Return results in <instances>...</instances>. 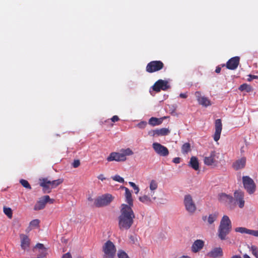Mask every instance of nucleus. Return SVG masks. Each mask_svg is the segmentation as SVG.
<instances>
[{
	"label": "nucleus",
	"instance_id": "1",
	"mask_svg": "<svg viewBox=\"0 0 258 258\" xmlns=\"http://www.w3.org/2000/svg\"><path fill=\"white\" fill-rule=\"evenodd\" d=\"M135 216L133 210L130 206L126 204L121 206L120 214L118 218V227L121 230H128L134 223Z\"/></svg>",
	"mask_w": 258,
	"mask_h": 258
},
{
	"label": "nucleus",
	"instance_id": "2",
	"mask_svg": "<svg viewBox=\"0 0 258 258\" xmlns=\"http://www.w3.org/2000/svg\"><path fill=\"white\" fill-rule=\"evenodd\" d=\"M232 228L231 222L227 215L222 217L218 230V235L221 240H225Z\"/></svg>",
	"mask_w": 258,
	"mask_h": 258
},
{
	"label": "nucleus",
	"instance_id": "3",
	"mask_svg": "<svg viewBox=\"0 0 258 258\" xmlns=\"http://www.w3.org/2000/svg\"><path fill=\"white\" fill-rule=\"evenodd\" d=\"M104 258H114L116 253V247L110 240L106 241L103 246Z\"/></svg>",
	"mask_w": 258,
	"mask_h": 258
},
{
	"label": "nucleus",
	"instance_id": "4",
	"mask_svg": "<svg viewBox=\"0 0 258 258\" xmlns=\"http://www.w3.org/2000/svg\"><path fill=\"white\" fill-rule=\"evenodd\" d=\"M113 200L110 194H107L98 197L95 201L94 204L97 207H102L108 205Z\"/></svg>",
	"mask_w": 258,
	"mask_h": 258
},
{
	"label": "nucleus",
	"instance_id": "5",
	"mask_svg": "<svg viewBox=\"0 0 258 258\" xmlns=\"http://www.w3.org/2000/svg\"><path fill=\"white\" fill-rule=\"evenodd\" d=\"M244 188L249 194H252L255 191L256 185L252 178L248 176L242 177Z\"/></svg>",
	"mask_w": 258,
	"mask_h": 258
},
{
	"label": "nucleus",
	"instance_id": "6",
	"mask_svg": "<svg viewBox=\"0 0 258 258\" xmlns=\"http://www.w3.org/2000/svg\"><path fill=\"white\" fill-rule=\"evenodd\" d=\"M183 204L186 210L190 214H193L197 209L196 205L193 201L191 196L189 194L184 196Z\"/></svg>",
	"mask_w": 258,
	"mask_h": 258
},
{
	"label": "nucleus",
	"instance_id": "7",
	"mask_svg": "<svg viewBox=\"0 0 258 258\" xmlns=\"http://www.w3.org/2000/svg\"><path fill=\"white\" fill-rule=\"evenodd\" d=\"M218 200L221 203L228 206L230 209H233L234 208L233 197L230 195L221 193L218 195Z\"/></svg>",
	"mask_w": 258,
	"mask_h": 258
},
{
	"label": "nucleus",
	"instance_id": "8",
	"mask_svg": "<svg viewBox=\"0 0 258 258\" xmlns=\"http://www.w3.org/2000/svg\"><path fill=\"white\" fill-rule=\"evenodd\" d=\"M54 200L50 199L49 196H44L40 198L34 207V210L39 211L43 209L47 203H53Z\"/></svg>",
	"mask_w": 258,
	"mask_h": 258
},
{
	"label": "nucleus",
	"instance_id": "9",
	"mask_svg": "<svg viewBox=\"0 0 258 258\" xmlns=\"http://www.w3.org/2000/svg\"><path fill=\"white\" fill-rule=\"evenodd\" d=\"M218 154L215 151H213L211 152L209 156L204 158V162L205 164L208 166H216L218 163Z\"/></svg>",
	"mask_w": 258,
	"mask_h": 258
},
{
	"label": "nucleus",
	"instance_id": "10",
	"mask_svg": "<svg viewBox=\"0 0 258 258\" xmlns=\"http://www.w3.org/2000/svg\"><path fill=\"white\" fill-rule=\"evenodd\" d=\"M244 193L240 190H235L234 192V201L233 204L234 207L235 206L236 203L238 205L240 208H243L244 206L245 201L244 200Z\"/></svg>",
	"mask_w": 258,
	"mask_h": 258
},
{
	"label": "nucleus",
	"instance_id": "11",
	"mask_svg": "<svg viewBox=\"0 0 258 258\" xmlns=\"http://www.w3.org/2000/svg\"><path fill=\"white\" fill-rule=\"evenodd\" d=\"M33 250L37 253V258H44L47 254V249L42 243H37Z\"/></svg>",
	"mask_w": 258,
	"mask_h": 258
},
{
	"label": "nucleus",
	"instance_id": "12",
	"mask_svg": "<svg viewBox=\"0 0 258 258\" xmlns=\"http://www.w3.org/2000/svg\"><path fill=\"white\" fill-rule=\"evenodd\" d=\"M161 69V61H152L148 63L146 67V71L152 73Z\"/></svg>",
	"mask_w": 258,
	"mask_h": 258
},
{
	"label": "nucleus",
	"instance_id": "13",
	"mask_svg": "<svg viewBox=\"0 0 258 258\" xmlns=\"http://www.w3.org/2000/svg\"><path fill=\"white\" fill-rule=\"evenodd\" d=\"M215 132L213 138L215 141L217 142L220 139L222 129V124L220 119H217L215 120Z\"/></svg>",
	"mask_w": 258,
	"mask_h": 258
},
{
	"label": "nucleus",
	"instance_id": "14",
	"mask_svg": "<svg viewBox=\"0 0 258 258\" xmlns=\"http://www.w3.org/2000/svg\"><path fill=\"white\" fill-rule=\"evenodd\" d=\"M126 157H124V155L121 153L112 152L110 154L109 156L107 158V160L108 162L115 161L117 162L124 161L126 160Z\"/></svg>",
	"mask_w": 258,
	"mask_h": 258
},
{
	"label": "nucleus",
	"instance_id": "15",
	"mask_svg": "<svg viewBox=\"0 0 258 258\" xmlns=\"http://www.w3.org/2000/svg\"><path fill=\"white\" fill-rule=\"evenodd\" d=\"M239 60L240 58L238 56L231 58L226 63V68L231 70H235L239 63Z\"/></svg>",
	"mask_w": 258,
	"mask_h": 258
},
{
	"label": "nucleus",
	"instance_id": "16",
	"mask_svg": "<svg viewBox=\"0 0 258 258\" xmlns=\"http://www.w3.org/2000/svg\"><path fill=\"white\" fill-rule=\"evenodd\" d=\"M235 231L242 234L245 233L258 237V230L249 229L245 227H239L236 228Z\"/></svg>",
	"mask_w": 258,
	"mask_h": 258
},
{
	"label": "nucleus",
	"instance_id": "17",
	"mask_svg": "<svg viewBox=\"0 0 258 258\" xmlns=\"http://www.w3.org/2000/svg\"><path fill=\"white\" fill-rule=\"evenodd\" d=\"M195 96L200 104L205 107L211 105V102L210 100L206 97L202 96L200 92H196L195 93Z\"/></svg>",
	"mask_w": 258,
	"mask_h": 258
},
{
	"label": "nucleus",
	"instance_id": "18",
	"mask_svg": "<svg viewBox=\"0 0 258 258\" xmlns=\"http://www.w3.org/2000/svg\"><path fill=\"white\" fill-rule=\"evenodd\" d=\"M40 185L42 187L44 193H50L51 191L49 180L47 178L40 179Z\"/></svg>",
	"mask_w": 258,
	"mask_h": 258
},
{
	"label": "nucleus",
	"instance_id": "19",
	"mask_svg": "<svg viewBox=\"0 0 258 258\" xmlns=\"http://www.w3.org/2000/svg\"><path fill=\"white\" fill-rule=\"evenodd\" d=\"M204 241L201 239H197L193 243L191 246V251L196 253L201 250L204 246Z\"/></svg>",
	"mask_w": 258,
	"mask_h": 258
},
{
	"label": "nucleus",
	"instance_id": "20",
	"mask_svg": "<svg viewBox=\"0 0 258 258\" xmlns=\"http://www.w3.org/2000/svg\"><path fill=\"white\" fill-rule=\"evenodd\" d=\"M21 246L24 250L27 249L30 246V239L25 234L20 235Z\"/></svg>",
	"mask_w": 258,
	"mask_h": 258
},
{
	"label": "nucleus",
	"instance_id": "21",
	"mask_svg": "<svg viewBox=\"0 0 258 258\" xmlns=\"http://www.w3.org/2000/svg\"><path fill=\"white\" fill-rule=\"evenodd\" d=\"M218 214L217 213L211 214L209 216H203L202 220L205 222H207L208 225H212L214 222L217 220Z\"/></svg>",
	"mask_w": 258,
	"mask_h": 258
},
{
	"label": "nucleus",
	"instance_id": "22",
	"mask_svg": "<svg viewBox=\"0 0 258 258\" xmlns=\"http://www.w3.org/2000/svg\"><path fill=\"white\" fill-rule=\"evenodd\" d=\"M121 188L124 189L125 190V201L128 204L127 206H130L132 208L133 206V200L131 191L128 188L124 186L121 187Z\"/></svg>",
	"mask_w": 258,
	"mask_h": 258
},
{
	"label": "nucleus",
	"instance_id": "23",
	"mask_svg": "<svg viewBox=\"0 0 258 258\" xmlns=\"http://www.w3.org/2000/svg\"><path fill=\"white\" fill-rule=\"evenodd\" d=\"M246 164V158L242 157L241 159L237 160L233 165L234 168L235 170H239L244 168Z\"/></svg>",
	"mask_w": 258,
	"mask_h": 258
},
{
	"label": "nucleus",
	"instance_id": "24",
	"mask_svg": "<svg viewBox=\"0 0 258 258\" xmlns=\"http://www.w3.org/2000/svg\"><path fill=\"white\" fill-rule=\"evenodd\" d=\"M208 255L212 257H217L223 255V251L221 247H216L208 253Z\"/></svg>",
	"mask_w": 258,
	"mask_h": 258
},
{
	"label": "nucleus",
	"instance_id": "25",
	"mask_svg": "<svg viewBox=\"0 0 258 258\" xmlns=\"http://www.w3.org/2000/svg\"><path fill=\"white\" fill-rule=\"evenodd\" d=\"M189 166L195 170H198L199 169V163L196 157L192 156L190 158Z\"/></svg>",
	"mask_w": 258,
	"mask_h": 258
},
{
	"label": "nucleus",
	"instance_id": "26",
	"mask_svg": "<svg viewBox=\"0 0 258 258\" xmlns=\"http://www.w3.org/2000/svg\"><path fill=\"white\" fill-rule=\"evenodd\" d=\"M152 90H150V92L151 95L153 94V91L156 92H159L161 90V79L158 80L152 86Z\"/></svg>",
	"mask_w": 258,
	"mask_h": 258
},
{
	"label": "nucleus",
	"instance_id": "27",
	"mask_svg": "<svg viewBox=\"0 0 258 258\" xmlns=\"http://www.w3.org/2000/svg\"><path fill=\"white\" fill-rule=\"evenodd\" d=\"M161 123V118H158L152 117L149 120V124L151 126H154L160 125Z\"/></svg>",
	"mask_w": 258,
	"mask_h": 258
},
{
	"label": "nucleus",
	"instance_id": "28",
	"mask_svg": "<svg viewBox=\"0 0 258 258\" xmlns=\"http://www.w3.org/2000/svg\"><path fill=\"white\" fill-rule=\"evenodd\" d=\"M63 181V179L62 178H59L56 180H54L53 181L49 180V184L51 185V188H54L56 187L59 184L62 183Z\"/></svg>",
	"mask_w": 258,
	"mask_h": 258
},
{
	"label": "nucleus",
	"instance_id": "29",
	"mask_svg": "<svg viewBox=\"0 0 258 258\" xmlns=\"http://www.w3.org/2000/svg\"><path fill=\"white\" fill-rule=\"evenodd\" d=\"M241 91H245L246 92H250L252 91V87L247 84H243L239 87Z\"/></svg>",
	"mask_w": 258,
	"mask_h": 258
},
{
	"label": "nucleus",
	"instance_id": "30",
	"mask_svg": "<svg viewBox=\"0 0 258 258\" xmlns=\"http://www.w3.org/2000/svg\"><path fill=\"white\" fill-rule=\"evenodd\" d=\"M190 151V144L189 143H185L181 147V152L183 154H187Z\"/></svg>",
	"mask_w": 258,
	"mask_h": 258
},
{
	"label": "nucleus",
	"instance_id": "31",
	"mask_svg": "<svg viewBox=\"0 0 258 258\" xmlns=\"http://www.w3.org/2000/svg\"><path fill=\"white\" fill-rule=\"evenodd\" d=\"M139 200L140 202H141L143 203L146 204H148L149 203H150L151 202V200L150 197L146 195H144L142 197H140L139 198Z\"/></svg>",
	"mask_w": 258,
	"mask_h": 258
},
{
	"label": "nucleus",
	"instance_id": "32",
	"mask_svg": "<svg viewBox=\"0 0 258 258\" xmlns=\"http://www.w3.org/2000/svg\"><path fill=\"white\" fill-rule=\"evenodd\" d=\"M148 134L153 137L160 136L161 135V129L151 131L149 132Z\"/></svg>",
	"mask_w": 258,
	"mask_h": 258
},
{
	"label": "nucleus",
	"instance_id": "33",
	"mask_svg": "<svg viewBox=\"0 0 258 258\" xmlns=\"http://www.w3.org/2000/svg\"><path fill=\"white\" fill-rule=\"evenodd\" d=\"M153 148L154 150L158 154H161V145L157 143H154L153 144Z\"/></svg>",
	"mask_w": 258,
	"mask_h": 258
},
{
	"label": "nucleus",
	"instance_id": "34",
	"mask_svg": "<svg viewBox=\"0 0 258 258\" xmlns=\"http://www.w3.org/2000/svg\"><path fill=\"white\" fill-rule=\"evenodd\" d=\"M4 212L8 217V218H12L13 213L11 208L4 207Z\"/></svg>",
	"mask_w": 258,
	"mask_h": 258
},
{
	"label": "nucleus",
	"instance_id": "35",
	"mask_svg": "<svg viewBox=\"0 0 258 258\" xmlns=\"http://www.w3.org/2000/svg\"><path fill=\"white\" fill-rule=\"evenodd\" d=\"M20 182L22 185V186L23 187H24L25 188L29 189H31V185H30L29 183L28 182V181L27 180H25V179H21L20 181Z\"/></svg>",
	"mask_w": 258,
	"mask_h": 258
},
{
	"label": "nucleus",
	"instance_id": "36",
	"mask_svg": "<svg viewBox=\"0 0 258 258\" xmlns=\"http://www.w3.org/2000/svg\"><path fill=\"white\" fill-rule=\"evenodd\" d=\"M133 153V152L130 148H127L121 151V154L124 155V157H126V156L132 155Z\"/></svg>",
	"mask_w": 258,
	"mask_h": 258
},
{
	"label": "nucleus",
	"instance_id": "37",
	"mask_svg": "<svg viewBox=\"0 0 258 258\" xmlns=\"http://www.w3.org/2000/svg\"><path fill=\"white\" fill-rule=\"evenodd\" d=\"M170 88L169 81L162 80V90H166Z\"/></svg>",
	"mask_w": 258,
	"mask_h": 258
},
{
	"label": "nucleus",
	"instance_id": "38",
	"mask_svg": "<svg viewBox=\"0 0 258 258\" xmlns=\"http://www.w3.org/2000/svg\"><path fill=\"white\" fill-rule=\"evenodd\" d=\"M111 178L116 181H117L120 183H123L124 182V179L120 176L119 175H115L111 177Z\"/></svg>",
	"mask_w": 258,
	"mask_h": 258
},
{
	"label": "nucleus",
	"instance_id": "39",
	"mask_svg": "<svg viewBox=\"0 0 258 258\" xmlns=\"http://www.w3.org/2000/svg\"><path fill=\"white\" fill-rule=\"evenodd\" d=\"M118 258H129L127 254L122 250H119L117 253Z\"/></svg>",
	"mask_w": 258,
	"mask_h": 258
},
{
	"label": "nucleus",
	"instance_id": "40",
	"mask_svg": "<svg viewBox=\"0 0 258 258\" xmlns=\"http://www.w3.org/2000/svg\"><path fill=\"white\" fill-rule=\"evenodd\" d=\"M157 183L155 180H152L151 181L150 184V188L152 191L156 189L157 188Z\"/></svg>",
	"mask_w": 258,
	"mask_h": 258
},
{
	"label": "nucleus",
	"instance_id": "41",
	"mask_svg": "<svg viewBox=\"0 0 258 258\" xmlns=\"http://www.w3.org/2000/svg\"><path fill=\"white\" fill-rule=\"evenodd\" d=\"M40 221L38 219H35L31 221L30 223V226L36 227L39 226Z\"/></svg>",
	"mask_w": 258,
	"mask_h": 258
},
{
	"label": "nucleus",
	"instance_id": "42",
	"mask_svg": "<svg viewBox=\"0 0 258 258\" xmlns=\"http://www.w3.org/2000/svg\"><path fill=\"white\" fill-rule=\"evenodd\" d=\"M147 125V122L145 121H142L137 124V126L140 128H144Z\"/></svg>",
	"mask_w": 258,
	"mask_h": 258
},
{
	"label": "nucleus",
	"instance_id": "43",
	"mask_svg": "<svg viewBox=\"0 0 258 258\" xmlns=\"http://www.w3.org/2000/svg\"><path fill=\"white\" fill-rule=\"evenodd\" d=\"M252 253L255 256L256 258H258V249L254 246L251 247Z\"/></svg>",
	"mask_w": 258,
	"mask_h": 258
},
{
	"label": "nucleus",
	"instance_id": "44",
	"mask_svg": "<svg viewBox=\"0 0 258 258\" xmlns=\"http://www.w3.org/2000/svg\"><path fill=\"white\" fill-rule=\"evenodd\" d=\"M169 153L168 150L167 148L163 146H162V156H167Z\"/></svg>",
	"mask_w": 258,
	"mask_h": 258
},
{
	"label": "nucleus",
	"instance_id": "45",
	"mask_svg": "<svg viewBox=\"0 0 258 258\" xmlns=\"http://www.w3.org/2000/svg\"><path fill=\"white\" fill-rule=\"evenodd\" d=\"M170 132L168 128H162V136L168 135Z\"/></svg>",
	"mask_w": 258,
	"mask_h": 258
},
{
	"label": "nucleus",
	"instance_id": "46",
	"mask_svg": "<svg viewBox=\"0 0 258 258\" xmlns=\"http://www.w3.org/2000/svg\"><path fill=\"white\" fill-rule=\"evenodd\" d=\"M80 165V161L79 160H75L73 162L72 165L74 168H77Z\"/></svg>",
	"mask_w": 258,
	"mask_h": 258
},
{
	"label": "nucleus",
	"instance_id": "47",
	"mask_svg": "<svg viewBox=\"0 0 258 258\" xmlns=\"http://www.w3.org/2000/svg\"><path fill=\"white\" fill-rule=\"evenodd\" d=\"M248 78L247 79L248 81H251L253 79H258L257 76L249 75H248Z\"/></svg>",
	"mask_w": 258,
	"mask_h": 258
},
{
	"label": "nucleus",
	"instance_id": "48",
	"mask_svg": "<svg viewBox=\"0 0 258 258\" xmlns=\"http://www.w3.org/2000/svg\"><path fill=\"white\" fill-rule=\"evenodd\" d=\"M111 120L112 122H115L118 121L119 120V118L118 116L114 115L112 117V118H111Z\"/></svg>",
	"mask_w": 258,
	"mask_h": 258
},
{
	"label": "nucleus",
	"instance_id": "49",
	"mask_svg": "<svg viewBox=\"0 0 258 258\" xmlns=\"http://www.w3.org/2000/svg\"><path fill=\"white\" fill-rule=\"evenodd\" d=\"M97 178L98 179L101 180L102 181H104V180H105L106 179V177H104V175L103 174H99L97 176Z\"/></svg>",
	"mask_w": 258,
	"mask_h": 258
},
{
	"label": "nucleus",
	"instance_id": "50",
	"mask_svg": "<svg viewBox=\"0 0 258 258\" xmlns=\"http://www.w3.org/2000/svg\"><path fill=\"white\" fill-rule=\"evenodd\" d=\"M61 258H72V255L70 252L64 254Z\"/></svg>",
	"mask_w": 258,
	"mask_h": 258
},
{
	"label": "nucleus",
	"instance_id": "51",
	"mask_svg": "<svg viewBox=\"0 0 258 258\" xmlns=\"http://www.w3.org/2000/svg\"><path fill=\"white\" fill-rule=\"evenodd\" d=\"M174 163L178 164L180 162V158L179 157H175L172 161Z\"/></svg>",
	"mask_w": 258,
	"mask_h": 258
},
{
	"label": "nucleus",
	"instance_id": "52",
	"mask_svg": "<svg viewBox=\"0 0 258 258\" xmlns=\"http://www.w3.org/2000/svg\"><path fill=\"white\" fill-rule=\"evenodd\" d=\"M133 189H134L135 194H138V192L140 191L139 187L137 185L136 187H135Z\"/></svg>",
	"mask_w": 258,
	"mask_h": 258
},
{
	"label": "nucleus",
	"instance_id": "53",
	"mask_svg": "<svg viewBox=\"0 0 258 258\" xmlns=\"http://www.w3.org/2000/svg\"><path fill=\"white\" fill-rule=\"evenodd\" d=\"M221 67H220L219 66H218L216 67V69L215 70V72L218 74L220 73L221 72Z\"/></svg>",
	"mask_w": 258,
	"mask_h": 258
},
{
	"label": "nucleus",
	"instance_id": "54",
	"mask_svg": "<svg viewBox=\"0 0 258 258\" xmlns=\"http://www.w3.org/2000/svg\"><path fill=\"white\" fill-rule=\"evenodd\" d=\"M179 96H180V97L182 98H186L187 97L186 94H184V93L180 94Z\"/></svg>",
	"mask_w": 258,
	"mask_h": 258
},
{
	"label": "nucleus",
	"instance_id": "55",
	"mask_svg": "<svg viewBox=\"0 0 258 258\" xmlns=\"http://www.w3.org/2000/svg\"><path fill=\"white\" fill-rule=\"evenodd\" d=\"M129 184L133 188L137 186V185L133 182H130Z\"/></svg>",
	"mask_w": 258,
	"mask_h": 258
},
{
	"label": "nucleus",
	"instance_id": "56",
	"mask_svg": "<svg viewBox=\"0 0 258 258\" xmlns=\"http://www.w3.org/2000/svg\"><path fill=\"white\" fill-rule=\"evenodd\" d=\"M231 258H242L240 255H233Z\"/></svg>",
	"mask_w": 258,
	"mask_h": 258
},
{
	"label": "nucleus",
	"instance_id": "57",
	"mask_svg": "<svg viewBox=\"0 0 258 258\" xmlns=\"http://www.w3.org/2000/svg\"><path fill=\"white\" fill-rule=\"evenodd\" d=\"M179 258H191V257H190L189 256H187V255H186V256L185 255H183V256H182L181 257H179Z\"/></svg>",
	"mask_w": 258,
	"mask_h": 258
},
{
	"label": "nucleus",
	"instance_id": "58",
	"mask_svg": "<svg viewBox=\"0 0 258 258\" xmlns=\"http://www.w3.org/2000/svg\"><path fill=\"white\" fill-rule=\"evenodd\" d=\"M244 258H250L247 254H244L243 255Z\"/></svg>",
	"mask_w": 258,
	"mask_h": 258
},
{
	"label": "nucleus",
	"instance_id": "59",
	"mask_svg": "<svg viewBox=\"0 0 258 258\" xmlns=\"http://www.w3.org/2000/svg\"><path fill=\"white\" fill-rule=\"evenodd\" d=\"M167 97H168V95H167V96H165V95H164V98L165 99H166V98H167Z\"/></svg>",
	"mask_w": 258,
	"mask_h": 258
},
{
	"label": "nucleus",
	"instance_id": "60",
	"mask_svg": "<svg viewBox=\"0 0 258 258\" xmlns=\"http://www.w3.org/2000/svg\"><path fill=\"white\" fill-rule=\"evenodd\" d=\"M164 118H166V117H162V120H163V119H164Z\"/></svg>",
	"mask_w": 258,
	"mask_h": 258
},
{
	"label": "nucleus",
	"instance_id": "61",
	"mask_svg": "<svg viewBox=\"0 0 258 258\" xmlns=\"http://www.w3.org/2000/svg\"><path fill=\"white\" fill-rule=\"evenodd\" d=\"M225 66V64H222V67H224Z\"/></svg>",
	"mask_w": 258,
	"mask_h": 258
},
{
	"label": "nucleus",
	"instance_id": "62",
	"mask_svg": "<svg viewBox=\"0 0 258 258\" xmlns=\"http://www.w3.org/2000/svg\"><path fill=\"white\" fill-rule=\"evenodd\" d=\"M153 198L154 199H156V197H153Z\"/></svg>",
	"mask_w": 258,
	"mask_h": 258
}]
</instances>
